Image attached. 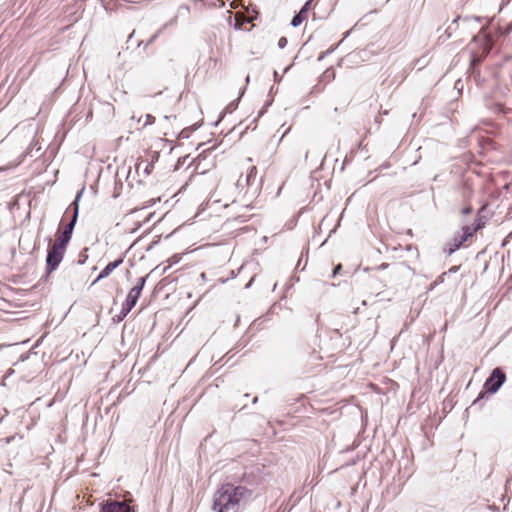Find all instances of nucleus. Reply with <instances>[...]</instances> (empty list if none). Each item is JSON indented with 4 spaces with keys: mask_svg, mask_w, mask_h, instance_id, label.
<instances>
[{
    "mask_svg": "<svg viewBox=\"0 0 512 512\" xmlns=\"http://www.w3.org/2000/svg\"><path fill=\"white\" fill-rule=\"evenodd\" d=\"M287 38L286 37H281L278 41V46L280 48H284L286 45H287Z\"/></svg>",
    "mask_w": 512,
    "mask_h": 512,
    "instance_id": "nucleus-13",
    "label": "nucleus"
},
{
    "mask_svg": "<svg viewBox=\"0 0 512 512\" xmlns=\"http://www.w3.org/2000/svg\"><path fill=\"white\" fill-rule=\"evenodd\" d=\"M511 0H502V3H501V6H500V10L503 9V7H505L506 5H508V3L510 2Z\"/></svg>",
    "mask_w": 512,
    "mask_h": 512,
    "instance_id": "nucleus-16",
    "label": "nucleus"
},
{
    "mask_svg": "<svg viewBox=\"0 0 512 512\" xmlns=\"http://www.w3.org/2000/svg\"><path fill=\"white\" fill-rule=\"evenodd\" d=\"M131 508L126 502L119 501H107L101 512H130Z\"/></svg>",
    "mask_w": 512,
    "mask_h": 512,
    "instance_id": "nucleus-7",
    "label": "nucleus"
},
{
    "mask_svg": "<svg viewBox=\"0 0 512 512\" xmlns=\"http://www.w3.org/2000/svg\"><path fill=\"white\" fill-rule=\"evenodd\" d=\"M311 3H312V0H309L307 1L304 6L302 7V9L299 11L298 14H296L292 21H291V25L294 26V27H298L300 26L304 21L307 20L308 18V11L310 10L311 8Z\"/></svg>",
    "mask_w": 512,
    "mask_h": 512,
    "instance_id": "nucleus-8",
    "label": "nucleus"
},
{
    "mask_svg": "<svg viewBox=\"0 0 512 512\" xmlns=\"http://www.w3.org/2000/svg\"><path fill=\"white\" fill-rule=\"evenodd\" d=\"M342 269V265L341 264H338L335 268H334V271H333V274L336 275L338 274Z\"/></svg>",
    "mask_w": 512,
    "mask_h": 512,
    "instance_id": "nucleus-15",
    "label": "nucleus"
},
{
    "mask_svg": "<svg viewBox=\"0 0 512 512\" xmlns=\"http://www.w3.org/2000/svg\"><path fill=\"white\" fill-rule=\"evenodd\" d=\"M72 205L74 206V208H73V214H72V218H71L70 222L67 223L63 227L62 230L59 229L57 231V233H56V239L60 240V241H63L66 244H68L70 242V240H71L73 229H74L77 217H78V204H77V202L76 201L73 202Z\"/></svg>",
    "mask_w": 512,
    "mask_h": 512,
    "instance_id": "nucleus-6",
    "label": "nucleus"
},
{
    "mask_svg": "<svg viewBox=\"0 0 512 512\" xmlns=\"http://www.w3.org/2000/svg\"><path fill=\"white\" fill-rule=\"evenodd\" d=\"M155 122V117L151 114H146L144 119V125H151Z\"/></svg>",
    "mask_w": 512,
    "mask_h": 512,
    "instance_id": "nucleus-12",
    "label": "nucleus"
},
{
    "mask_svg": "<svg viewBox=\"0 0 512 512\" xmlns=\"http://www.w3.org/2000/svg\"><path fill=\"white\" fill-rule=\"evenodd\" d=\"M251 496L252 491L245 486L223 484L214 494L213 509L217 512H237L239 504Z\"/></svg>",
    "mask_w": 512,
    "mask_h": 512,
    "instance_id": "nucleus-1",
    "label": "nucleus"
},
{
    "mask_svg": "<svg viewBox=\"0 0 512 512\" xmlns=\"http://www.w3.org/2000/svg\"><path fill=\"white\" fill-rule=\"evenodd\" d=\"M456 270H457V267H455V266H454V267L450 268V270H449V271H450V272H454V271H456Z\"/></svg>",
    "mask_w": 512,
    "mask_h": 512,
    "instance_id": "nucleus-19",
    "label": "nucleus"
},
{
    "mask_svg": "<svg viewBox=\"0 0 512 512\" xmlns=\"http://www.w3.org/2000/svg\"><path fill=\"white\" fill-rule=\"evenodd\" d=\"M235 19L237 21V26H241L243 24L244 21H249L243 14L241 13H236L235 15Z\"/></svg>",
    "mask_w": 512,
    "mask_h": 512,
    "instance_id": "nucleus-11",
    "label": "nucleus"
},
{
    "mask_svg": "<svg viewBox=\"0 0 512 512\" xmlns=\"http://www.w3.org/2000/svg\"><path fill=\"white\" fill-rule=\"evenodd\" d=\"M387 266H388L387 264L383 263V264H381L380 268L384 269V268H387Z\"/></svg>",
    "mask_w": 512,
    "mask_h": 512,
    "instance_id": "nucleus-18",
    "label": "nucleus"
},
{
    "mask_svg": "<svg viewBox=\"0 0 512 512\" xmlns=\"http://www.w3.org/2000/svg\"><path fill=\"white\" fill-rule=\"evenodd\" d=\"M470 212H471V208H465V209L463 210V213H464V214H469Z\"/></svg>",
    "mask_w": 512,
    "mask_h": 512,
    "instance_id": "nucleus-17",
    "label": "nucleus"
},
{
    "mask_svg": "<svg viewBox=\"0 0 512 512\" xmlns=\"http://www.w3.org/2000/svg\"><path fill=\"white\" fill-rule=\"evenodd\" d=\"M484 223L478 222L475 227L466 226L463 228L464 231V240H467L469 237H472L475 232L483 227Z\"/></svg>",
    "mask_w": 512,
    "mask_h": 512,
    "instance_id": "nucleus-10",
    "label": "nucleus"
},
{
    "mask_svg": "<svg viewBox=\"0 0 512 512\" xmlns=\"http://www.w3.org/2000/svg\"><path fill=\"white\" fill-rule=\"evenodd\" d=\"M446 272L442 273L433 283V286L437 285L438 283L444 282Z\"/></svg>",
    "mask_w": 512,
    "mask_h": 512,
    "instance_id": "nucleus-14",
    "label": "nucleus"
},
{
    "mask_svg": "<svg viewBox=\"0 0 512 512\" xmlns=\"http://www.w3.org/2000/svg\"><path fill=\"white\" fill-rule=\"evenodd\" d=\"M123 258L120 257L115 261L108 263L105 268L100 272L98 277L93 281L92 285L96 282L100 281L103 278L108 277L117 267H119L123 263Z\"/></svg>",
    "mask_w": 512,
    "mask_h": 512,
    "instance_id": "nucleus-9",
    "label": "nucleus"
},
{
    "mask_svg": "<svg viewBox=\"0 0 512 512\" xmlns=\"http://www.w3.org/2000/svg\"><path fill=\"white\" fill-rule=\"evenodd\" d=\"M506 381V373L500 367L494 368L486 379L483 385L484 392H481L478 397L474 400L473 406L477 405L481 399L485 396V393L494 394Z\"/></svg>",
    "mask_w": 512,
    "mask_h": 512,
    "instance_id": "nucleus-3",
    "label": "nucleus"
},
{
    "mask_svg": "<svg viewBox=\"0 0 512 512\" xmlns=\"http://www.w3.org/2000/svg\"><path fill=\"white\" fill-rule=\"evenodd\" d=\"M67 245L68 244L57 239L49 245L46 257V272L48 275L56 270L63 260L64 254L67 250Z\"/></svg>",
    "mask_w": 512,
    "mask_h": 512,
    "instance_id": "nucleus-4",
    "label": "nucleus"
},
{
    "mask_svg": "<svg viewBox=\"0 0 512 512\" xmlns=\"http://www.w3.org/2000/svg\"><path fill=\"white\" fill-rule=\"evenodd\" d=\"M144 285H145V278H140L138 280L137 285L134 286L133 288H131L130 291L128 292L126 300L122 305L121 312L123 314V317H125L132 310V308L136 305V303L141 295Z\"/></svg>",
    "mask_w": 512,
    "mask_h": 512,
    "instance_id": "nucleus-5",
    "label": "nucleus"
},
{
    "mask_svg": "<svg viewBox=\"0 0 512 512\" xmlns=\"http://www.w3.org/2000/svg\"><path fill=\"white\" fill-rule=\"evenodd\" d=\"M493 39L484 29H482L470 44L471 65L475 67L489 54L493 47Z\"/></svg>",
    "mask_w": 512,
    "mask_h": 512,
    "instance_id": "nucleus-2",
    "label": "nucleus"
}]
</instances>
